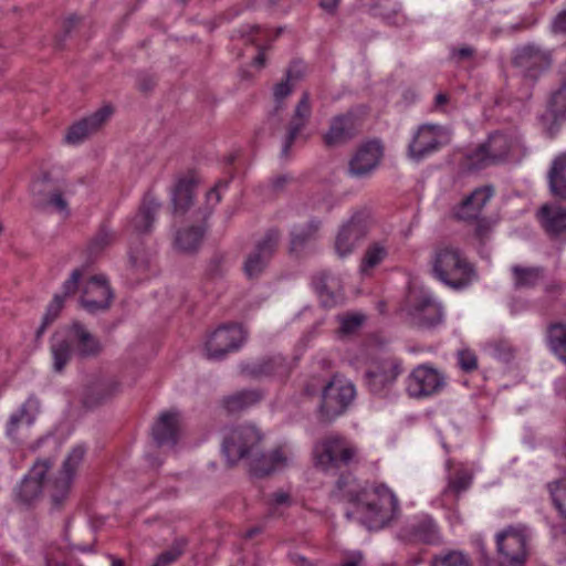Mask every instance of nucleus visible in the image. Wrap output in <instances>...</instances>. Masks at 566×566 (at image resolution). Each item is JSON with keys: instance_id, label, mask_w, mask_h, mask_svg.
<instances>
[{"instance_id": "63", "label": "nucleus", "mask_w": 566, "mask_h": 566, "mask_svg": "<svg viewBox=\"0 0 566 566\" xmlns=\"http://www.w3.org/2000/svg\"><path fill=\"white\" fill-rule=\"evenodd\" d=\"M72 551H77V552H81V553H92V552H94L92 545H77V546L72 547Z\"/></svg>"}, {"instance_id": "41", "label": "nucleus", "mask_w": 566, "mask_h": 566, "mask_svg": "<svg viewBox=\"0 0 566 566\" xmlns=\"http://www.w3.org/2000/svg\"><path fill=\"white\" fill-rule=\"evenodd\" d=\"M262 398V394L256 390H243L235 395L228 397L224 400V406L230 412L242 410Z\"/></svg>"}, {"instance_id": "7", "label": "nucleus", "mask_w": 566, "mask_h": 566, "mask_svg": "<svg viewBox=\"0 0 566 566\" xmlns=\"http://www.w3.org/2000/svg\"><path fill=\"white\" fill-rule=\"evenodd\" d=\"M315 465L322 471L336 470L339 464H349L357 457V449L338 436L318 441L313 449Z\"/></svg>"}, {"instance_id": "57", "label": "nucleus", "mask_w": 566, "mask_h": 566, "mask_svg": "<svg viewBox=\"0 0 566 566\" xmlns=\"http://www.w3.org/2000/svg\"><path fill=\"white\" fill-rule=\"evenodd\" d=\"M261 29L256 25H247L238 31L240 38H247L250 42H256V34L261 33Z\"/></svg>"}, {"instance_id": "36", "label": "nucleus", "mask_w": 566, "mask_h": 566, "mask_svg": "<svg viewBox=\"0 0 566 566\" xmlns=\"http://www.w3.org/2000/svg\"><path fill=\"white\" fill-rule=\"evenodd\" d=\"M203 235V226L184 228L177 232L175 245L182 252H192L201 244Z\"/></svg>"}, {"instance_id": "31", "label": "nucleus", "mask_w": 566, "mask_h": 566, "mask_svg": "<svg viewBox=\"0 0 566 566\" xmlns=\"http://www.w3.org/2000/svg\"><path fill=\"white\" fill-rule=\"evenodd\" d=\"M355 134L354 118L352 115H339L332 119L331 126L324 135L327 146H336L345 143Z\"/></svg>"}, {"instance_id": "24", "label": "nucleus", "mask_w": 566, "mask_h": 566, "mask_svg": "<svg viewBox=\"0 0 566 566\" xmlns=\"http://www.w3.org/2000/svg\"><path fill=\"white\" fill-rule=\"evenodd\" d=\"M113 114L109 105H104L95 113L70 127L65 135V142L71 145L82 143L88 135L102 127Z\"/></svg>"}, {"instance_id": "23", "label": "nucleus", "mask_w": 566, "mask_h": 566, "mask_svg": "<svg viewBox=\"0 0 566 566\" xmlns=\"http://www.w3.org/2000/svg\"><path fill=\"white\" fill-rule=\"evenodd\" d=\"M180 413L177 410H167L159 415L151 428V434L160 447H174L180 432Z\"/></svg>"}, {"instance_id": "59", "label": "nucleus", "mask_w": 566, "mask_h": 566, "mask_svg": "<svg viewBox=\"0 0 566 566\" xmlns=\"http://www.w3.org/2000/svg\"><path fill=\"white\" fill-rule=\"evenodd\" d=\"M553 30L555 32H566V10L555 18Z\"/></svg>"}, {"instance_id": "10", "label": "nucleus", "mask_w": 566, "mask_h": 566, "mask_svg": "<svg viewBox=\"0 0 566 566\" xmlns=\"http://www.w3.org/2000/svg\"><path fill=\"white\" fill-rule=\"evenodd\" d=\"M356 396L354 385L342 376H334L322 392L319 412L326 419L342 415Z\"/></svg>"}, {"instance_id": "64", "label": "nucleus", "mask_w": 566, "mask_h": 566, "mask_svg": "<svg viewBox=\"0 0 566 566\" xmlns=\"http://www.w3.org/2000/svg\"><path fill=\"white\" fill-rule=\"evenodd\" d=\"M361 562V556L358 554V556L353 560L345 562L342 566H359Z\"/></svg>"}, {"instance_id": "33", "label": "nucleus", "mask_w": 566, "mask_h": 566, "mask_svg": "<svg viewBox=\"0 0 566 566\" xmlns=\"http://www.w3.org/2000/svg\"><path fill=\"white\" fill-rule=\"evenodd\" d=\"M196 181L191 177L178 180L172 192V205L175 213H185L192 205Z\"/></svg>"}, {"instance_id": "12", "label": "nucleus", "mask_w": 566, "mask_h": 566, "mask_svg": "<svg viewBox=\"0 0 566 566\" xmlns=\"http://www.w3.org/2000/svg\"><path fill=\"white\" fill-rule=\"evenodd\" d=\"M293 459L294 454L287 447H277L268 453H261L259 444L255 452L245 461L251 474L262 478L290 467Z\"/></svg>"}, {"instance_id": "58", "label": "nucleus", "mask_w": 566, "mask_h": 566, "mask_svg": "<svg viewBox=\"0 0 566 566\" xmlns=\"http://www.w3.org/2000/svg\"><path fill=\"white\" fill-rule=\"evenodd\" d=\"M129 259H130L132 264L136 268L145 266L148 262L147 258H145V256L139 258L138 251L134 250V248L132 245L129 248Z\"/></svg>"}, {"instance_id": "28", "label": "nucleus", "mask_w": 566, "mask_h": 566, "mask_svg": "<svg viewBox=\"0 0 566 566\" xmlns=\"http://www.w3.org/2000/svg\"><path fill=\"white\" fill-rule=\"evenodd\" d=\"M312 114V108L310 104V95L304 93L298 101L294 114L290 120L287 135L283 143L282 151L283 154H287L290 147L295 140L298 133L305 127Z\"/></svg>"}, {"instance_id": "4", "label": "nucleus", "mask_w": 566, "mask_h": 566, "mask_svg": "<svg viewBox=\"0 0 566 566\" xmlns=\"http://www.w3.org/2000/svg\"><path fill=\"white\" fill-rule=\"evenodd\" d=\"M407 319L419 327H432L443 318L441 304L424 287H411L406 297L403 307Z\"/></svg>"}, {"instance_id": "34", "label": "nucleus", "mask_w": 566, "mask_h": 566, "mask_svg": "<svg viewBox=\"0 0 566 566\" xmlns=\"http://www.w3.org/2000/svg\"><path fill=\"white\" fill-rule=\"evenodd\" d=\"M415 538L424 543H436L439 539L437 524L429 515L416 516L409 524Z\"/></svg>"}, {"instance_id": "3", "label": "nucleus", "mask_w": 566, "mask_h": 566, "mask_svg": "<svg viewBox=\"0 0 566 566\" xmlns=\"http://www.w3.org/2000/svg\"><path fill=\"white\" fill-rule=\"evenodd\" d=\"M433 274L443 284L462 289L471 283L474 271L461 251L452 245H444L436 251Z\"/></svg>"}, {"instance_id": "42", "label": "nucleus", "mask_w": 566, "mask_h": 566, "mask_svg": "<svg viewBox=\"0 0 566 566\" xmlns=\"http://www.w3.org/2000/svg\"><path fill=\"white\" fill-rule=\"evenodd\" d=\"M514 275V285L518 289L532 287L537 284L543 274L538 268H521L514 266L512 269Z\"/></svg>"}, {"instance_id": "37", "label": "nucleus", "mask_w": 566, "mask_h": 566, "mask_svg": "<svg viewBox=\"0 0 566 566\" xmlns=\"http://www.w3.org/2000/svg\"><path fill=\"white\" fill-rule=\"evenodd\" d=\"M546 340L552 353L566 364V325L552 324L547 329Z\"/></svg>"}, {"instance_id": "21", "label": "nucleus", "mask_w": 566, "mask_h": 566, "mask_svg": "<svg viewBox=\"0 0 566 566\" xmlns=\"http://www.w3.org/2000/svg\"><path fill=\"white\" fill-rule=\"evenodd\" d=\"M160 209L158 199L147 193L138 209V211L128 220L127 231L130 237H139L149 233L156 222L157 214Z\"/></svg>"}, {"instance_id": "45", "label": "nucleus", "mask_w": 566, "mask_h": 566, "mask_svg": "<svg viewBox=\"0 0 566 566\" xmlns=\"http://www.w3.org/2000/svg\"><path fill=\"white\" fill-rule=\"evenodd\" d=\"M287 371V368L284 364V359L281 356L274 357L268 361L262 363L259 366H255L251 373L254 375H279L283 376Z\"/></svg>"}, {"instance_id": "19", "label": "nucleus", "mask_w": 566, "mask_h": 566, "mask_svg": "<svg viewBox=\"0 0 566 566\" xmlns=\"http://www.w3.org/2000/svg\"><path fill=\"white\" fill-rule=\"evenodd\" d=\"M382 146L377 140L361 145L353 155L348 165V174L354 178L369 177L380 164Z\"/></svg>"}, {"instance_id": "55", "label": "nucleus", "mask_w": 566, "mask_h": 566, "mask_svg": "<svg viewBox=\"0 0 566 566\" xmlns=\"http://www.w3.org/2000/svg\"><path fill=\"white\" fill-rule=\"evenodd\" d=\"M293 84L286 77V81L279 83L274 88V98L279 105L292 92Z\"/></svg>"}, {"instance_id": "17", "label": "nucleus", "mask_w": 566, "mask_h": 566, "mask_svg": "<svg viewBox=\"0 0 566 566\" xmlns=\"http://www.w3.org/2000/svg\"><path fill=\"white\" fill-rule=\"evenodd\" d=\"M402 373L401 363L392 357L371 363L366 371V381L375 394L391 386Z\"/></svg>"}, {"instance_id": "16", "label": "nucleus", "mask_w": 566, "mask_h": 566, "mask_svg": "<svg viewBox=\"0 0 566 566\" xmlns=\"http://www.w3.org/2000/svg\"><path fill=\"white\" fill-rule=\"evenodd\" d=\"M50 465L49 460H39L33 464L17 490V496L21 502L30 504L35 501L43 491L50 496L46 486L51 479H44Z\"/></svg>"}, {"instance_id": "48", "label": "nucleus", "mask_w": 566, "mask_h": 566, "mask_svg": "<svg viewBox=\"0 0 566 566\" xmlns=\"http://www.w3.org/2000/svg\"><path fill=\"white\" fill-rule=\"evenodd\" d=\"M292 504L293 499L290 493L282 490L274 492L269 501L270 511L273 515H280L282 510L290 507Z\"/></svg>"}, {"instance_id": "50", "label": "nucleus", "mask_w": 566, "mask_h": 566, "mask_svg": "<svg viewBox=\"0 0 566 566\" xmlns=\"http://www.w3.org/2000/svg\"><path fill=\"white\" fill-rule=\"evenodd\" d=\"M364 318L365 317L361 314H349V315L340 316L339 317L340 333L344 335H349V334L354 333L361 326Z\"/></svg>"}, {"instance_id": "5", "label": "nucleus", "mask_w": 566, "mask_h": 566, "mask_svg": "<svg viewBox=\"0 0 566 566\" xmlns=\"http://www.w3.org/2000/svg\"><path fill=\"white\" fill-rule=\"evenodd\" d=\"M520 140L514 134H491L484 144L467 156L469 169H480L491 164L504 160L512 151L517 149Z\"/></svg>"}, {"instance_id": "43", "label": "nucleus", "mask_w": 566, "mask_h": 566, "mask_svg": "<svg viewBox=\"0 0 566 566\" xmlns=\"http://www.w3.org/2000/svg\"><path fill=\"white\" fill-rule=\"evenodd\" d=\"M388 251L387 249L380 244L375 243L370 245L367 251L365 252V255L363 258L361 264H360V272L364 275L369 274V272L380 264L385 258L387 256Z\"/></svg>"}, {"instance_id": "44", "label": "nucleus", "mask_w": 566, "mask_h": 566, "mask_svg": "<svg viewBox=\"0 0 566 566\" xmlns=\"http://www.w3.org/2000/svg\"><path fill=\"white\" fill-rule=\"evenodd\" d=\"M472 481V474L469 472L468 469L460 467L455 470V475L452 476L449 475V482L448 486L446 489V492H453L455 494H459L463 491H465Z\"/></svg>"}, {"instance_id": "18", "label": "nucleus", "mask_w": 566, "mask_h": 566, "mask_svg": "<svg viewBox=\"0 0 566 566\" xmlns=\"http://www.w3.org/2000/svg\"><path fill=\"white\" fill-rule=\"evenodd\" d=\"M113 298L111 287L103 275L87 280L80 297L81 306L88 313L106 310Z\"/></svg>"}, {"instance_id": "6", "label": "nucleus", "mask_w": 566, "mask_h": 566, "mask_svg": "<svg viewBox=\"0 0 566 566\" xmlns=\"http://www.w3.org/2000/svg\"><path fill=\"white\" fill-rule=\"evenodd\" d=\"M262 436L253 424H239L224 432L222 453L229 464L249 459L260 444Z\"/></svg>"}, {"instance_id": "1", "label": "nucleus", "mask_w": 566, "mask_h": 566, "mask_svg": "<svg viewBox=\"0 0 566 566\" xmlns=\"http://www.w3.org/2000/svg\"><path fill=\"white\" fill-rule=\"evenodd\" d=\"M337 492L350 504L346 516L359 522L368 530L384 527L398 514V500L386 485L363 488L356 479L344 476L337 482Z\"/></svg>"}, {"instance_id": "49", "label": "nucleus", "mask_w": 566, "mask_h": 566, "mask_svg": "<svg viewBox=\"0 0 566 566\" xmlns=\"http://www.w3.org/2000/svg\"><path fill=\"white\" fill-rule=\"evenodd\" d=\"M228 188V181H219L213 188L206 193V211L203 216L210 213V211L220 202L222 193Z\"/></svg>"}, {"instance_id": "32", "label": "nucleus", "mask_w": 566, "mask_h": 566, "mask_svg": "<svg viewBox=\"0 0 566 566\" xmlns=\"http://www.w3.org/2000/svg\"><path fill=\"white\" fill-rule=\"evenodd\" d=\"M538 216L546 231L558 234L566 230V209L559 205L543 206Z\"/></svg>"}, {"instance_id": "20", "label": "nucleus", "mask_w": 566, "mask_h": 566, "mask_svg": "<svg viewBox=\"0 0 566 566\" xmlns=\"http://www.w3.org/2000/svg\"><path fill=\"white\" fill-rule=\"evenodd\" d=\"M83 275L84 268L73 270L70 277L63 283L61 293L53 296L43 315L42 323L36 329V338H40L45 333L46 327L59 316L64 306L65 298L76 292Z\"/></svg>"}, {"instance_id": "11", "label": "nucleus", "mask_w": 566, "mask_h": 566, "mask_svg": "<svg viewBox=\"0 0 566 566\" xmlns=\"http://www.w3.org/2000/svg\"><path fill=\"white\" fill-rule=\"evenodd\" d=\"M528 535L525 527H509L496 535L500 566H524Z\"/></svg>"}, {"instance_id": "38", "label": "nucleus", "mask_w": 566, "mask_h": 566, "mask_svg": "<svg viewBox=\"0 0 566 566\" xmlns=\"http://www.w3.org/2000/svg\"><path fill=\"white\" fill-rule=\"evenodd\" d=\"M318 229L319 223L317 221L294 227L291 232V250L293 252L302 251L307 243L316 238Z\"/></svg>"}, {"instance_id": "61", "label": "nucleus", "mask_w": 566, "mask_h": 566, "mask_svg": "<svg viewBox=\"0 0 566 566\" xmlns=\"http://www.w3.org/2000/svg\"><path fill=\"white\" fill-rule=\"evenodd\" d=\"M339 0H321V8L328 13H333L337 8Z\"/></svg>"}, {"instance_id": "47", "label": "nucleus", "mask_w": 566, "mask_h": 566, "mask_svg": "<svg viewBox=\"0 0 566 566\" xmlns=\"http://www.w3.org/2000/svg\"><path fill=\"white\" fill-rule=\"evenodd\" d=\"M431 566H471L469 559L461 552H450L436 557Z\"/></svg>"}, {"instance_id": "30", "label": "nucleus", "mask_w": 566, "mask_h": 566, "mask_svg": "<svg viewBox=\"0 0 566 566\" xmlns=\"http://www.w3.org/2000/svg\"><path fill=\"white\" fill-rule=\"evenodd\" d=\"M43 182H48L49 190V205L62 217L70 216L69 198L74 193V186L67 180H61L56 184H51L46 177Z\"/></svg>"}, {"instance_id": "27", "label": "nucleus", "mask_w": 566, "mask_h": 566, "mask_svg": "<svg viewBox=\"0 0 566 566\" xmlns=\"http://www.w3.org/2000/svg\"><path fill=\"white\" fill-rule=\"evenodd\" d=\"M313 286L325 307L335 306L344 298L340 280L331 273L324 272L316 275Z\"/></svg>"}, {"instance_id": "46", "label": "nucleus", "mask_w": 566, "mask_h": 566, "mask_svg": "<svg viewBox=\"0 0 566 566\" xmlns=\"http://www.w3.org/2000/svg\"><path fill=\"white\" fill-rule=\"evenodd\" d=\"M548 490L556 509L566 516V478L551 483Z\"/></svg>"}, {"instance_id": "9", "label": "nucleus", "mask_w": 566, "mask_h": 566, "mask_svg": "<svg viewBox=\"0 0 566 566\" xmlns=\"http://www.w3.org/2000/svg\"><path fill=\"white\" fill-rule=\"evenodd\" d=\"M85 453L86 448L83 444H77L72 448L63 461L61 471L51 478L46 488L54 506L61 505L67 499Z\"/></svg>"}, {"instance_id": "39", "label": "nucleus", "mask_w": 566, "mask_h": 566, "mask_svg": "<svg viewBox=\"0 0 566 566\" xmlns=\"http://www.w3.org/2000/svg\"><path fill=\"white\" fill-rule=\"evenodd\" d=\"M375 15H378L389 23H398L401 20L400 4L396 0H363Z\"/></svg>"}, {"instance_id": "52", "label": "nucleus", "mask_w": 566, "mask_h": 566, "mask_svg": "<svg viewBox=\"0 0 566 566\" xmlns=\"http://www.w3.org/2000/svg\"><path fill=\"white\" fill-rule=\"evenodd\" d=\"M114 240V233L108 229H102L91 242V250L93 252L102 251L109 245Z\"/></svg>"}, {"instance_id": "15", "label": "nucleus", "mask_w": 566, "mask_h": 566, "mask_svg": "<svg viewBox=\"0 0 566 566\" xmlns=\"http://www.w3.org/2000/svg\"><path fill=\"white\" fill-rule=\"evenodd\" d=\"M367 232V221L364 212L355 213L345 222L335 239V251L339 258L352 254Z\"/></svg>"}, {"instance_id": "26", "label": "nucleus", "mask_w": 566, "mask_h": 566, "mask_svg": "<svg viewBox=\"0 0 566 566\" xmlns=\"http://www.w3.org/2000/svg\"><path fill=\"white\" fill-rule=\"evenodd\" d=\"M514 63L525 72L527 76L534 77L538 71L548 65L549 59L547 53L537 46L530 44L516 50Z\"/></svg>"}, {"instance_id": "35", "label": "nucleus", "mask_w": 566, "mask_h": 566, "mask_svg": "<svg viewBox=\"0 0 566 566\" xmlns=\"http://www.w3.org/2000/svg\"><path fill=\"white\" fill-rule=\"evenodd\" d=\"M548 182L554 196L566 199V154L553 161Z\"/></svg>"}, {"instance_id": "40", "label": "nucleus", "mask_w": 566, "mask_h": 566, "mask_svg": "<svg viewBox=\"0 0 566 566\" xmlns=\"http://www.w3.org/2000/svg\"><path fill=\"white\" fill-rule=\"evenodd\" d=\"M564 73L566 75V65L564 66ZM545 116L552 117L553 120H559L566 117V80H564L560 87L552 94Z\"/></svg>"}, {"instance_id": "62", "label": "nucleus", "mask_w": 566, "mask_h": 566, "mask_svg": "<svg viewBox=\"0 0 566 566\" xmlns=\"http://www.w3.org/2000/svg\"><path fill=\"white\" fill-rule=\"evenodd\" d=\"M253 65L258 69H261L264 65V53L259 52V54L253 60Z\"/></svg>"}, {"instance_id": "13", "label": "nucleus", "mask_w": 566, "mask_h": 566, "mask_svg": "<svg viewBox=\"0 0 566 566\" xmlns=\"http://www.w3.org/2000/svg\"><path fill=\"white\" fill-rule=\"evenodd\" d=\"M245 337L247 333L240 325L220 326L206 340L205 354L209 359H220L227 353L238 349Z\"/></svg>"}, {"instance_id": "56", "label": "nucleus", "mask_w": 566, "mask_h": 566, "mask_svg": "<svg viewBox=\"0 0 566 566\" xmlns=\"http://www.w3.org/2000/svg\"><path fill=\"white\" fill-rule=\"evenodd\" d=\"M305 72V65L302 62H295L291 65L286 73V77L292 83L300 80Z\"/></svg>"}, {"instance_id": "22", "label": "nucleus", "mask_w": 566, "mask_h": 566, "mask_svg": "<svg viewBox=\"0 0 566 566\" xmlns=\"http://www.w3.org/2000/svg\"><path fill=\"white\" fill-rule=\"evenodd\" d=\"M279 239V232L270 230L248 255L244 262V272L249 277L258 276L264 270L277 247Z\"/></svg>"}, {"instance_id": "53", "label": "nucleus", "mask_w": 566, "mask_h": 566, "mask_svg": "<svg viewBox=\"0 0 566 566\" xmlns=\"http://www.w3.org/2000/svg\"><path fill=\"white\" fill-rule=\"evenodd\" d=\"M182 546L184 544L177 543L176 546L160 554L153 566H168L181 555Z\"/></svg>"}, {"instance_id": "29", "label": "nucleus", "mask_w": 566, "mask_h": 566, "mask_svg": "<svg viewBox=\"0 0 566 566\" xmlns=\"http://www.w3.org/2000/svg\"><path fill=\"white\" fill-rule=\"evenodd\" d=\"M493 191L490 187L475 189L455 209L454 216L459 220H473L479 217L483 207L492 198Z\"/></svg>"}, {"instance_id": "51", "label": "nucleus", "mask_w": 566, "mask_h": 566, "mask_svg": "<svg viewBox=\"0 0 566 566\" xmlns=\"http://www.w3.org/2000/svg\"><path fill=\"white\" fill-rule=\"evenodd\" d=\"M117 390H118V384L116 381H108L106 384L101 385L98 388H96L98 397L94 401H91L90 398L87 397L84 400V403L87 407H93L94 405L102 402L105 399H107L108 397H111L112 395H114Z\"/></svg>"}, {"instance_id": "2", "label": "nucleus", "mask_w": 566, "mask_h": 566, "mask_svg": "<svg viewBox=\"0 0 566 566\" xmlns=\"http://www.w3.org/2000/svg\"><path fill=\"white\" fill-rule=\"evenodd\" d=\"M101 350V344L83 325L73 323L65 331L57 332L52 339L53 368L61 371L73 354L93 356Z\"/></svg>"}, {"instance_id": "60", "label": "nucleus", "mask_w": 566, "mask_h": 566, "mask_svg": "<svg viewBox=\"0 0 566 566\" xmlns=\"http://www.w3.org/2000/svg\"><path fill=\"white\" fill-rule=\"evenodd\" d=\"M473 54V50L470 46H463L460 49H455L452 51V56L459 60H464L470 57Z\"/></svg>"}, {"instance_id": "25", "label": "nucleus", "mask_w": 566, "mask_h": 566, "mask_svg": "<svg viewBox=\"0 0 566 566\" xmlns=\"http://www.w3.org/2000/svg\"><path fill=\"white\" fill-rule=\"evenodd\" d=\"M39 411V400L35 398L27 399L19 409L11 413L6 428L7 436L11 439H18L34 422Z\"/></svg>"}, {"instance_id": "8", "label": "nucleus", "mask_w": 566, "mask_h": 566, "mask_svg": "<svg viewBox=\"0 0 566 566\" xmlns=\"http://www.w3.org/2000/svg\"><path fill=\"white\" fill-rule=\"evenodd\" d=\"M451 140L450 130L440 125L423 124L417 128L408 145V157L421 161Z\"/></svg>"}, {"instance_id": "14", "label": "nucleus", "mask_w": 566, "mask_h": 566, "mask_svg": "<svg viewBox=\"0 0 566 566\" xmlns=\"http://www.w3.org/2000/svg\"><path fill=\"white\" fill-rule=\"evenodd\" d=\"M444 385L446 378L438 369L420 365L408 376L406 389L410 397L423 398L438 394Z\"/></svg>"}, {"instance_id": "54", "label": "nucleus", "mask_w": 566, "mask_h": 566, "mask_svg": "<svg viewBox=\"0 0 566 566\" xmlns=\"http://www.w3.org/2000/svg\"><path fill=\"white\" fill-rule=\"evenodd\" d=\"M458 364L464 371L474 370L478 367L476 356L472 350L462 349L458 353Z\"/></svg>"}]
</instances>
